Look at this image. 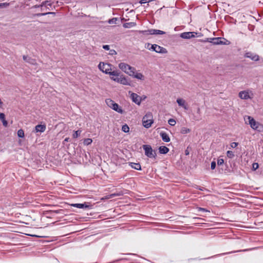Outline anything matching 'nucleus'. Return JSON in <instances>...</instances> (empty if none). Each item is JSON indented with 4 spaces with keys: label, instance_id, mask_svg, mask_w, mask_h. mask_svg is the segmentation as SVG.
I'll use <instances>...</instances> for the list:
<instances>
[{
    "label": "nucleus",
    "instance_id": "1",
    "mask_svg": "<svg viewBox=\"0 0 263 263\" xmlns=\"http://www.w3.org/2000/svg\"><path fill=\"white\" fill-rule=\"evenodd\" d=\"M113 66L109 63L100 62L98 65L99 69L103 72L108 74L110 76H120V70H112L111 67Z\"/></svg>",
    "mask_w": 263,
    "mask_h": 263
},
{
    "label": "nucleus",
    "instance_id": "2",
    "mask_svg": "<svg viewBox=\"0 0 263 263\" xmlns=\"http://www.w3.org/2000/svg\"><path fill=\"white\" fill-rule=\"evenodd\" d=\"M249 124L251 127L258 132H261L263 130V125L258 122L256 121L251 116H248Z\"/></svg>",
    "mask_w": 263,
    "mask_h": 263
},
{
    "label": "nucleus",
    "instance_id": "3",
    "mask_svg": "<svg viewBox=\"0 0 263 263\" xmlns=\"http://www.w3.org/2000/svg\"><path fill=\"white\" fill-rule=\"evenodd\" d=\"M153 123V117L151 112L147 113L142 118L143 125L146 128L150 127Z\"/></svg>",
    "mask_w": 263,
    "mask_h": 263
},
{
    "label": "nucleus",
    "instance_id": "4",
    "mask_svg": "<svg viewBox=\"0 0 263 263\" xmlns=\"http://www.w3.org/2000/svg\"><path fill=\"white\" fill-rule=\"evenodd\" d=\"M143 149L145 152V155L148 158L156 159L157 154L155 150H153L150 145H143Z\"/></svg>",
    "mask_w": 263,
    "mask_h": 263
},
{
    "label": "nucleus",
    "instance_id": "5",
    "mask_svg": "<svg viewBox=\"0 0 263 263\" xmlns=\"http://www.w3.org/2000/svg\"><path fill=\"white\" fill-rule=\"evenodd\" d=\"M106 103L108 106H109L110 108H111L112 109L116 111L117 112L120 114H123L124 112V110L120 107H119V105L117 103H115L112 100L106 99Z\"/></svg>",
    "mask_w": 263,
    "mask_h": 263
},
{
    "label": "nucleus",
    "instance_id": "6",
    "mask_svg": "<svg viewBox=\"0 0 263 263\" xmlns=\"http://www.w3.org/2000/svg\"><path fill=\"white\" fill-rule=\"evenodd\" d=\"M110 79L118 83H121L123 85H130V82L126 78L123 74H121V72L120 71V76L116 78L110 77Z\"/></svg>",
    "mask_w": 263,
    "mask_h": 263
},
{
    "label": "nucleus",
    "instance_id": "7",
    "mask_svg": "<svg viewBox=\"0 0 263 263\" xmlns=\"http://www.w3.org/2000/svg\"><path fill=\"white\" fill-rule=\"evenodd\" d=\"M140 32L145 35L164 34L165 33V32L163 31L154 29L141 31Z\"/></svg>",
    "mask_w": 263,
    "mask_h": 263
},
{
    "label": "nucleus",
    "instance_id": "8",
    "mask_svg": "<svg viewBox=\"0 0 263 263\" xmlns=\"http://www.w3.org/2000/svg\"><path fill=\"white\" fill-rule=\"evenodd\" d=\"M149 50L159 53H166L167 52V50L165 48L161 47L157 44H153V45H151Z\"/></svg>",
    "mask_w": 263,
    "mask_h": 263
},
{
    "label": "nucleus",
    "instance_id": "9",
    "mask_svg": "<svg viewBox=\"0 0 263 263\" xmlns=\"http://www.w3.org/2000/svg\"><path fill=\"white\" fill-rule=\"evenodd\" d=\"M119 67L125 73L128 74V72H130V71L136 70L134 67H133L129 65L124 63H120L119 64Z\"/></svg>",
    "mask_w": 263,
    "mask_h": 263
},
{
    "label": "nucleus",
    "instance_id": "10",
    "mask_svg": "<svg viewBox=\"0 0 263 263\" xmlns=\"http://www.w3.org/2000/svg\"><path fill=\"white\" fill-rule=\"evenodd\" d=\"M244 57L250 58L254 61H258L259 60V56L256 54L253 53L251 52H246L244 55Z\"/></svg>",
    "mask_w": 263,
    "mask_h": 263
},
{
    "label": "nucleus",
    "instance_id": "11",
    "mask_svg": "<svg viewBox=\"0 0 263 263\" xmlns=\"http://www.w3.org/2000/svg\"><path fill=\"white\" fill-rule=\"evenodd\" d=\"M130 98L134 103L139 105L141 104L142 100L141 97L134 92L131 93Z\"/></svg>",
    "mask_w": 263,
    "mask_h": 263
},
{
    "label": "nucleus",
    "instance_id": "12",
    "mask_svg": "<svg viewBox=\"0 0 263 263\" xmlns=\"http://www.w3.org/2000/svg\"><path fill=\"white\" fill-rule=\"evenodd\" d=\"M194 34H197V33L194 32H185L181 33L180 37L182 39H189L195 36Z\"/></svg>",
    "mask_w": 263,
    "mask_h": 263
},
{
    "label": "nucleus",
    "instance_id": "13",
    "mask_svg": "<svg viewBox=\"0 0 263 263\" xmlns=\"http://www.w3.org/2000/svg\"><path fill=\"white\" fill-rule=\"evenodd\" d=\"M135 70L130 71V72H128V74L137 79L143 80L144 79V76L141 73H136Z\"/></svg>",
    "mask_w": 263,
    "mask_h": 263
},
{
    "label": "nucleus",
    "instance_id": "14",
    "mask_svg": "<svg viewBox=\"0 0 263 263\" xmlns=\"http://www.w3.org/2000/svg\"><path fill=\"white\" fill-rule=\"evenodd\" d=\"M71 205L73 207H76L79 209H89L91 206V205L87 202H85L84 203H74L72 204Z\"/></svg>",
    "mask_w": 263,
    "mask_h": 263
},
{
    "label": "nucleus",
    "instance_id": "15",
    "mask_svg": "<svg viewBox=\"0 0 263 263\" xmlns=\"http://www.w3.org/2000/svg\"><path fill=\"white\" fill-rule=\"evenodd\" d=\"M23 59L25 62H26L31 65H36V61L35 59H32V58L29 57L27 55H24L23 56Z\"/></svg>",
    "mask_w": 263,
    "mask_h": 263
},
{
    "label": "nucleus",
    "instance_id": "16",
    "mask_svg": "<svg viewBox=\"0 0 263 263\" xmlns=\"http://www.w3.org/2000/svg\"><path fill=\"white\" fill-rule=\"evenodd\" d=\"M239 97L242 99L247 100L250 98L249 92L246 91H241L239 93Z\"/></svg>",
    "mask_w": 263,
    "mask_h": 263
},
{
    "label": "nucleus",
    "instance_id": "17",
    "mask_svg": "<svg viewBox=\"0 0 263 263\" xmlns=\"http://www.w3.org/2000/svg\"><path fill=\"white\" fill-rule=\"evenodd\" d=\"M46 128V126L45 124H44V125L38 124L35 126V130L36 133H37V132L43 133L45 130Z\"/></svg>",
    "mask_w": 263,
    "mask_h": 263
},
{
    "label": "nucleus",
    "instance_id": "18",
    "mask_svg": "<svg viewBox=\"0 0 263 263\" xmlns=\"http://www.w3.org/2000/svg\"><path fill=\"white\" fill-rule=\"evenodd\" d=\"M0 120L3 123V125L4 127H8V123L7 121L5 119V115L4 113H0Z\"/></svg>",
    "mask_w": 263,
    "mask_h": 263
},
{
    "label": "nucleus",
    "instance_id": "19",
    "mask_svg": "<svg viewBox=\"0 0 263 263\" xmlns=\"http://www.w3.org/2000/svg\"><path fill=\"white\" fill-rule=\"evenodd\" d=\"M211 41V43H212L213 45H220V44H221V40H222V37H213L211 39H210Z\"/></svg>",
    "mask_w": 263,
    "mask_h": 263
},
{
    "label": "nucleus",
    "instance_id": "20",
    "mask_svg": "<svg viewBox=\"0 0 263 263\" xmlns=\"http://www.w3.org/2000/svg\"><path fill=\"white\" fill-rule=\"evenodd\" d=\"M160 136H161V137L162 138V140L164 142H168L170 141V138L168 135H167V134H166V133L161 132L160 133Z\"/></svg>",
    "mask_w": 263,
    "mask_h": 263
},
{
    "label": "nucleus",
    "instance_id": "21",
    "mask_svg": "<svg viewBox=\"0 0 263 263\" xmlns=\"http://www.w3.org/2000/svg\"><path fill=\"white\" fill-rule=\"evenodd\" d=\"M158 149L159 152L161 154H166L169 152V148L165 146H161Z\"/></svg>",
    "mask_w": 263,
    "mask_h": 263
},
{
    "label": "nucleus",
    "instance_id": "22",
    "mask_svg": "<svg viewBox=\"0 0 263 263\" xmlns=\"http://www.w3.org/2000/svg\"><path fill=\"white\" fill-rule=\"evenodd\" d=\"M129 165L133 168L136 170H141V167L139 163L130 162Z\"/></svg>",
    "mask_w": 263,
    "mask_h": 263
},
{
    "label": "nucleus",
    "instance_id": "23",
    "mask_svg": "<svg viewBox=\"0 0 263 263\" xmlns=\"http://www.w3.org/2000/svg\"><path fill=\"white\" fill-rule=\"evenodd\" d=\"M177 102L179 106L183 107L185 109H187V107L185 105V101L182 99H178Z\"/></svg>",
    "mask_w": 263,
    "mask_h": 263
},
{
    "label": "nucleus",
    "instance_id": "24",
    "mask_svg": "<svg viewBox=\"0 0 263 263\" xmlns=\"http://www.w3.org/2000/svg\"><path fill=\"white\" fill-rule=\"evenodd\" d=\"M55 14H56L55 12H45V13H36V14H34V16H45V15H48V14H52L53 15H55Z\"/></svg>",
    "mask_w": 263,
    "mask_h": 263
},
{
    "label": "nucleus",
    "instance_id": "25",
    "mask_svg": "<svg viewBox=\"0 0 263 263\" xmlns=\"http://www.w3.org/2000/svg\"><path fill=\"white\" fill-rule=\"evenodd\" d=\"M136 25V23L134 22L125 23L123 24V26L125 28H129L130 27L135 26Z\"/></svg>",
    "mask_w": 263,
    "mask_h": 263
},
{
    "label": "nucleus",
    "instance_id": "26",
    "mask_svg": "<svg viewBox=\"0 0 263 263\" xmlns=\"http://www.w3.org/2000/svg\"><path fill=\"white\" fill-rule=\"evenodd\" d=\"M41 6V10H43V7L44 6H52V3H50V1H44L42 3V4L40 5Z\"/></svg>",
    "mask_w": 263,
    "mask_h": 263
},
{
    "label": "nucleus",
    "instance_id": "27",
    "mask_svg": "<svg viewBox=\"0 0 263 263\" xmlns=\"http://www.w3.org/2000/svg\"><path fill=\"white\" fill-rule=\"evenodd\" d=\"M82 133V130L79 129L77 131H74L73 134H72V137L73 138H78Z\"/></svg>",
    "mask_w": 263,
    "mask_h": 263
},
{
    "label": "nucleus",
    "instance_id": "28",
    "mask_svg": "<svg viewBox=\"0 0 263 263\" xmlns=\"http://www.w3.org/2000/svg\"><path fill=\"white\" fill-rule=\"evenodd\" d=\"M122 130L124 133H128L129 131V127L125 124L122 126Z\"/></svg>",
    "mask_w": 263,
    "mask_h": 263
},
{
    "label": "nucleus",
    "instance_id": "29",
    "mask_svg": "<svg viewBox=\"0 0 263 263\" xmlns=\"http://www.w3.org/2000/svg\"><path fill=\"white\" fill-rule=\"evenodd\" d=\"M190 131H191V130L189 128L183 127L181 129V133L182 134H185L190 133Z\"/></svg>",
    "mask_w": 263,
    "mask_h": 263
},
{
    "label": "nucleus",
    "instance_id": "30",
    "mask_svg": "<svg viewBox=\"0 0 263 263\" xmlns=\"http://www.w3.org/2000/svg\"><path fill=\"white\" fill-rule=\"evenodd\" d=\"M17 136L20 138H23L24 137V132L23 129H20L17 131Z\"/></svg>",
    "mask_w": 263,
    "mask_h": 263
},
{
    "label": "nucleus",
    "instance_id": "31",
    "mask_svg": "<svg viewBox=\"0 0 263 263\" xmlns=\"http://www.w3.org/2000/svg\"><path fill=\"white\" fill-rule=\"evenodd\" d=\"M92 142V139H90V138H87V139H85L84 140V144L86 145H88L89 144H90Z\"/></svg>",
    "mask_w": 263,
    "mask_h": 263
},
{
    "label": "nucleus",
    "instance_id": "32",
    "mask_svg": "<svg viewBox=\"0 0 263 263\" xmlns=\"http://www.w3.org/2000/svg\"><path fill=\"white\" fill-rule=\"evenodd\" d=\"M118 21V18L117 17H114L111 19H109L108 21V23L110 24H117V21Z\"/></svg>",
    "mask_w": 263,
    "mask_h": 263
},
{
    "label": "nucleus",
    "instance_id": "33",
    "mask_svg": "<svg viewBox=\"0 0 263 263\" xmlns=\"http://www.w3.org/2000/svg\"><path fill=\"white\" fill-rule=\"evenodd\" d=\"M227 156L230 158H232L234 157V154L232 151H228L227 152Z\"/></svg>",
    "mask_w": 263,
    "mask_h": 263
},
{
    "label": "nucleus",
    "instance_id": "34",
    "mask_svg": "<svg viewBox=\"0 0 263 263\" xmlns=\"http://www.w3.org/2000/svg\"><path fill=\"white\" fill-rule=\"evenodd\" d=\"M221 43L220 45H229L230 44V42L224 38H222Z\"/></svg>",
    "mask_w": 263,
    "mask_h": 263
},
{
    "label": "nucleus",
    "instance_id": "35",
    "mask_svg": "<svg viewBox=\"0 0 263 263\" xmlns=\"http://www.w3.org/2000/svg\"><path fill=\"white\" fill-rule=\"evenodd\" d=\"M168 124L171 126H174L176 124V121L174 119H170L168 121Z\"/></svg>",
    "mask_w": 263,
    "mask_h": 263
},
{
    "label": "nucleus",
    "instance_id": "36",
    "mask_svg": "<svg viewBox=\"0 0 263 263\" xmlns=\"http://www.w3.org/2000/svg\"><path fill=\"white\" fill-rule=\"evenodd\" d=\"M259 167V165L257 163H253L252 164V170L255 171Z\"/></svg>",
    "mask_w": 263,
    "mask_h": 263
},
{
    "label": "nucleus",
    "instance_id": "37",
    "mask_svg": "<svg viewBox=\"0 0 263 263\" xmlns=\"http://www.w3.org/2000/svg\"><path fill=\"white\" fill-rule=\"evenodd\" d=\"M224 163V160L223 159L219 158L217 160V165L218 166H220L222 165Z\"/></svg>",
    "mask_w": 263,
    "mask_h": 263
},
{
    "label": "nucleus",
    "instance_id": "38",
    "mask_svg": "<svg viewBox=\"0 0 263 263\" xmlns=\"http://www.w3.org/2000/svg\"><path fill=\"white\" fill-rule=\"evenodd\" d=\"M197 211L198 212H200V211H203V212H210V211L208 210L207 209H204V208H200V207H198L197 208Z\"/></svg>",
    "mask_w": 263,
    "mask_h": 263
},
{
    "label": "nucleus",
    "instance_id": "39",
    "mask_svg": "<svg viewBox=\"0 0 263 263\" xmlns=\"http://www.w3.org/2000/svg\"><path fill=\"white\" fill-rule=\"evenodd\" d=\"M9 6V3H0V8L1 7H7Z\"/></svg>",
    "mask_w": 263,
    "mask_h": 263
},
{
    "label": "nucleus",
    "instance_id": "40",
    "mask_svg": "<svg viewBox=\"0 0 263 263\" xmlns=\"http://www.w3.org/2000/svg\"><path fill=\"white\" fill-rule=\"evenodd\" d=\"M216 162L213 161L211 162V168L212 170H214L216 168Z\"/></svg>",
    "mask_w": 263,
    "mask_h": 263
},
{
    "label": "nucleus",
    "instance_id": "41",
    "mask_svg": "<svg viewBox=\"0 0 263 263\" xmlns=\"http://www.w3.org/2000/svg\"><path fill=\"white\" fill-rule=\"evenodd\" d=\"M238 143L237 142H232L231 144V146L232 148H235V147H237L238 146Z\"/></svg>",
    "mask_w": 263,
    "mask_h": 263
},
{
    "label": "nucleus",
    "instance_id": "42",
    "mask_svg": "<svg viewBox=\"0 0 263 263\" xmlns=\"http://www.w3.org/2000/svg\"><path fill=\"white\" fill-rule=\"evenodd\" d=\"M117 54L116 51L114 49L110 50L109 51V54H110V55H114V54Z\"/></svg>",
    "mask_w": 263,
    "mask_h": 263
},
{
    "label": "nucleus",
    "instance_id": "43",
    "mask_svg": "<svg viewBox=\"0 0 263 263\" xmlns=\"http://www.w3.org/2000/svg\"><path fill=\"white\" fill-rule=\"evenodd\" d=\"M103 48L105 50H109V46L108 45H104L103 46Z\"/></svg>",
    "mask_w": 263,
    "mask_h": 263
},
{
    "label": "nucleus",
    "instance_id": "44",
    "mask_svg": "<svg viewBox=\"0 0 263 263\" xmlns=\"http://www.w3.org/2000/svg\"><path fill=\"white\" fill-rule=\"evenodd\" d=\"M212 38H206L205 40H202V42H210V43H211V40L210 39H211Z\"/></svg>",
    "mask_w": 263,
    "mask_h": 263
},
{
    "label": "nucleus",
    "instance_id": "45",
    "mask_svg": "<svg viewBox=\"0 0 263 263\" xmlns=\"http://www.w3.org/2000/svg\"><path fill=\"white\" fill-rule=\"evenodd\" d=\"M194 119L196 121H199L201 119V117H200V116H195L194 118Z\"/></svg>",
    "mask_w": 263,
    "mask_h": 263
},
{
    "label": "nucleus",
    "instance_id": "46",
    "mask_svg": "<svg viewBox=\"0 0 263 263\" xmlns=\"http://www.w3.org/2000/svg\"><path fill=\"white\" fill-rule=\"evenodd\" d=\"M151 45H153L150 43H147L146 44H145V48H146L149 50V48L151 47Z\"/></svg>",
    "mask_w": 263,
    "mask_h": 263
},
{
    "label": "nucleus",
    "instance_id": "47",
    "mask_svg": "<svg viewBox=\"0 0 263 263\" xmlns=\"http://www.w3.org/2000/svg\"><path fill=\"white\" fill-rule=\"evenodd\" d=\"M189 149V147H187V149L185 151V155H189V151L188 150Z\"/></svg>",
    "mask_w": 263,
    "mask_h": 263
},
{
    "label": "nucleus",
    "instance_id": "48",
    "mask_svg": "<svg viewBox=\"0 0 263 263\" xmlns=\"http://www.w3.org/2000/svg\"><path fill=\"white\" fill-rule=\"evenodd\" d=\"M148 2L147 0H141L139 3L141 4H144L145 3H147Z\"/></svg>",
    "mask_w": 263,
    "mask_h": 263
},
{
    "label": "nucleus",
    "instance_id": "49",
    "mask_svg": "<svg viewBox=\"0 0 263 263\" xmlns=\"http://www.w3.org/2000/svg\"><path fill=\"white\" fill-rule=\"evenodd\" d=\"M197 113L200 116V114H201V111H200V108L199 107H198L197 108Z\"/></svg>",
    "mask_w": 263,
    "mask_h": 263
},
{
    "label": "nucleus",
    "instance_id": "50",
    "mask_svg": "<svg viewBox=\"0 0 263 263\" xmlns=\"http://www.w3.org/2000/svg\"><path fill=\"white\" fill-rule=\"evenodd\" d=\"M41 8L40 5H35L32 7V8Z\"/></svg>",
    "mask_w": 263,
    "mask_h": 263
},
{
    "label": "nucleus",
    "instance_id": "51",
    "mask_svg": "<svg viewBox=\"0 0 263 263\" xmlns=\"http://www.w3.org/2000/svg\"><path fill=\"white\" fill-rule=\"evenodd\" d=\"M69 138H66L65 139L64 141L68 142V141H69Z\"/></svg>",
    "mask_w": 263,
    "mask_h": 263
},
{
    "label": "nucleus",
    "instance_id": "52",
    "mask_svg": "<svg viewBox=\"0 0 263 263\" xmlns=\"http://www.w3.org/2000/svg\"><path fill=\"white\" fill-rule=\"evenodd\" d=\"M241 250H238L237 252H240ZM236 251H234V252H236ZM233 252H229V253H233ZM226 254H229V253H226ZM223 254H226V253H223Z\"/></svg>",
    "mask_w": 263,
    "mask_h": 263
},
{
    "label": "nucleus",
    "instance_id": "53",
    "mask_svg": "<svg viewBox=\"0 0 263 263\" xmlns=\"http://www.w3.org/2000/svg\"><path fill=\"white\" fill-rule=\"evenodd\" d=\"M193 219H194V220H196V219H201V218H199V217H194V218H193Z\"/></svg>",
    "mask_w": 263,
    "mask_h": 263
},
{
    "label": "nucleus",
    "instance_id": "54",
    "mask_svg": "<svg viewBox=\"0 0 263 263\" xmlns=\"http://www.w3.org/2000/svg\"><path fill=\"white\" fill-rule=\"evenodd\" d=\"M53 212L56 213H59V212L58 211H53Z\"/></svg>",
    "mask_w": 263,
    "mask_h": 263
},
{
    "label": "nucleus",
    "instance_id": "55",
    "mask_svg": "<svg viewBox=\"0 0 263 263\" xmlns=\"http://www.w3.org/2000/svg\"><path fill=\"white\" fill-rule=\"evenodd\" d=\"M111 76V77H114V78L117 77V76Z\"/></svg>",
    "mask_w": 263,
    "mask_h": 263
}]
</instances>
